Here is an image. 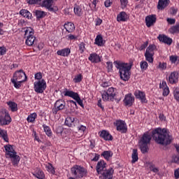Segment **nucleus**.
Listing matches in <instances>:
<instances>
[{"label":"nucleus","instance_id":"obj_1","mask_svg":"<svg viewBox=\"0 0 179 179\" xmlns=\"http://www.w3.org/2000/svg\"><path fill=\"white\" fill-rule=\"evenodd\" d=\"M154 141L158 145L167 146L173 142V136L170 134V131L166 128L158 127L152 131Z\"/></svg>","mask_w":179,"mask_h":179},{"label":"nucleus","instance_id":"obj_2","mask_svg":"<svg viewBox=\"0 0 179 179\" xmlns=\"http://www.w3.org/2000/svg\"><path fill=\"white\" fill-rule=\"evenodd\" d=\"M113 64L115 68L119 70L120 79L124 80V82H128V80L131 79V69H132V64L118 60L115 61Z\"/></svg>","mask_w":179,"mask_h":179},{"label":"nucleus","instance_id":"obj_3","mask_svg":"<svg viewBox=\"0 0 179 179\" xmlns=\"http://www.w3.org/2000/svg\"><path fill=\"white\" fill-rule=\"evenodd\" d=\"M6 150L5 156L6 159H10L13 166H17L20 162V157L17 155V152L13 149V145L8 144L4 145Z\"/></svg>","mask_w":179,"mask_h":179},{"label":"nucleus","instance_id":"obj_4","mask_svg":"<svg viewBox=\"0 0 179 179\" xmlns=\"http://www.w3.org/2000/svg\"><path fill=\"white\" fill-rule=\"evenodd\" d=\"M150 141H152V135L149 132L144 133L138 143L141 153H148Z\"/></svg>","mask_w":179,"mask_h":179},{"label":"nucleus","instance_id":"obj_5","mask_svg":"<svg viewBox=\"0 0 179 179\" xmlns=\"http://www.w3.org/2000/svg\"><path fill=\"white\" fill-rule=\"evenodd\" d=\"M103 101H120L121 99H117V90L114 87H109L107 91H103L101 94Z\"/></svg>","mask_w":179,"mask_h":179},{"label":"nucleus","instance_id":"obj_6","mask_svg":"<svg viewBox=\"0 0 179 179\" xmlns=\"http://www.w3.org/2000/svg\"><path fill=\"white\" fill-rule=\"evenodd\" d=\"M24 36L27 37L25 41V44L28 47H33L34 43H36V36H34V29L33 28L28 27L24 28Z\"/></svg>","mask_w":179,"mask_h":179},{"label":"nucleus","instance_id":"obj_7","mask_svg":"<svg viewBox=\"0 0 179 179\" xmlns=\"http://www.w3.org/2000/svg\"><path fill=\"white\" fill-rule=\"evenodd\" d=\"M71 171L76 178H83L87 176V170L79 165H75L71 169Z\"/></svg>","mask_w":179,"mask_h":179},{"label":"nucleus","instance_id":"obj_8","mask_svg":"<svg viewBox=\"0 0 179 179\" xmlns=\"http://www.w3.org/2000/svg\"><path fill=\"white\" fill-rule=\"evenodd\" d=\"M63 93L66 97H71V99H73V100H75L80 107H84L83 100L80 99V96L78 92L69 91L66 88Z\"/></svg>","mask_w":179,"mask_h":179},{"label":"nucleus","instance_id":"obj_9","mask_svg":"<svg viewBox=\"0 0 179 179\" xmlns=\"http://www.w3.org/2000/svg\"><path fill=\"white\" fill-rule=\"evenodd\" d=\"M34 89L36 93H44V90L47 89V83L45 82V80L42 79L41 80L34 82Z\"/></svg>","mask_w":179,"mask_h":179},{"label":"nucleus","instance_id":"obj_10","mask_svg":"<svg viewBox=\"0 0 179 179\" xmlns=\"http://www.w3.org/2000/svg\"><path fill=\"white\" fill-rule=\"evenodd\" d=\"M113 125L116 127L117 131L121 132V134H127L128 129L127 127V123L122 120H117L113 122Z\"/></svg>","mask_w":179,"mask_h":179},{"label":"nucleus","instance_id":"obj_11","mask_svg":"<svg viewBox=\"0 0 179 179\" xmlns=\"http://www.w3.org/2000/svg\"><path fill=\"white\" fill-rule=\"evenodd\" d=\"M11 79H14V80H19L20 82L24 83L27 80V76L26 73L23 71V69H20L16 71L13 76Z\"/></svg>","mask_w":179,"mask_h":179},{"label":"nucleus","instance_id":"obj_12","mask_svg":"<svg viewBox=\"0 0 179 179\" xmlns=\"http://www.w3.org/2000/svg\"><path fill=\"white\" fill-rule=\"evenodd\" d=\"M10 122H12V117L9 113H3L0 115V125H9Z\"/></svg>","mask_w":179,"mask_h":179},{"label":"nucleus","instance_id":"obj_13","mask_svg":"<svg viewBox=\"0 0 179 179\" xmlns=\"http://www.w3.org/2000/svg\"><path fill=\"white\" fill-rule=\"evenodd\" d=\"M113 174L114 169L113 168L105 169L101 173L99 174V179H113Z\"/></svg>","mask_w":179,"mask_h":179},{"label":"nucleus","instance_id":"obj_14","mask_svg":"<svg viewBox=\"0 0 179 179\" xmlns=\"http://www.w3.org/2000/svg\"><path fill=\"white\" fill-rule=\"evenodd\" d=\"M123 102L124 106L131 107L134 105V103H135V97L132 96V94L129 93L125 95Z\"/></svg>","mask_w":179,"mask_h":179},{"label":"nucleus","instance_id":"obj_15","mask_svg":"<svg viewBox=\"0 0 179 179\" xmlns=\"http://www.w3.org/2000/svg\"><path fill=\"white\" fill-rule=\"evenodd\" d=\"M106 170H107V164L106 162H104V160L98 162L96 166V171L98 176Z\"/></svg>","mask_w":179,"mask_h":179},{"label":"nucleus","instance_id":"obj_16","mask_svg":"<svg viewBox=\"0 0 179 179\" xmlns=\"http://www.w3.org/2000/svg\"><path fill=\"white\" fill-rule=\"evenodd\" d=\"M178 72L173 71L170 73L168 79V83H170L171 85H176L178 82Z\"/></svg>","mask_w":179,"mask_h":179},{"label":"nucleus","instance_id":"obj_17","mask_svg":"<svg viewBox=\"0 0 179 179\" xmlns=\"http://www.w3.org/2000/svg\"><path fill=\"white\" fill-rule=\"evenodd\" d=\"M159 41L164 43V44H167V45H171L173 44V38L164 35V34H159L157 37Z\"/></svg>","mask_w":179,"mask_h":179},{"label":"nucleus","instance_id":"obj_18","mask_svg":"<svg viewBox=\"0 0 179 179\" xmlns=\"http://www.w3.org/2000/svg\"><path fill=\"white\" fill-rule=\"evenodd\" d=\"M134 96L136 99L140 100L141 103H148V99H146V94L145 92L137 90L134 92Z\"/></svg>","mask_w":179,"mask_h":179},{"label":"nucleus","instance_id":"obj_19","mask_svg":"<svg viewBox=\"0 0 179 179\" xmlns=\"http://www.w3.org/2000/svg\"><path fill=\"white\" fill-rule=\"evenodd\" d=\"M65 106H66V103L63 99L57 100L55 103V111H62V110L65 109Z\"/></svg>","mask_w":179,"mask_h":179},{"label":"nucleus","instance_id":"obj_20","mask_svg":"<svg viewBox=\"0 0 179 179\" xmlns=\"http://www.w3.org/2000/svg\"><path fill=\"white\" fill-rule=\"evenodd\" d=\"M156 15H151L145 17V23L147 27H151V26H153V24L156 23Z\"/></svg>","mask_w":179,"mask_h":179},{"label":"nucleus","instance_id":"obj_21","mask_svg":"<svg viewBox=\"0 0 179 179\" xmlns=\"http://www.w3.org/2000/svg\"><path fill=\"white\" fill-rule=\"evenodd\" d=\"M88 59L92 64H99V62H101V57L96 52L91 53Z\"/></svg>","mask_w":179,"mask_h":179},{"label":"nucleus","instance_id":"obj_22","mask_svg":"<svg viewBox=\"0 0 179 179\" xmlns=\"http://www.w3.org/2000/svg\"><path fill=\"white\" fill-rule=\"evenodd\" d=\"M129 20V15H128L125 11H121L117 15V22H128Z\"/></svg>","mask_w":179,"mask_h":179},{"label":"nucleus","instance_id":"obj_23","mask_svg":"<svg viewBox=\"0 0 179 179\" xmlns=\"http://www.w3.org/2000/svg\"><path fill=\"white\" fill-rule=\"evenodd\" d=\"M170 5V0H159L157 8L158 10H164Z\"/></svg>","mask_w":179,"mask_h":179},{"label":"nucleus","instance_id":"obj_24","mask_svg":"<svg viewBox=\"0 0 179 179\" xmlns=\"http://www.w3.org/2000/svg\"><path fill=\"white\" fill-rule=\"evenodd\" d=\"M100 138L104 139V141H111L113 139V136L110 134L107 130H102L99 132Z\"/></svg>","mask_w":179,"mask_h":179},{"label":"nucleus","instance_id":"obj_25","mask_svg":"<svg viewBox=\"0 0 179 179\" xmlns=\"http://www.w3.org/2000/svg\"><path fill=\"white\" fill-rule=\"evenodd\" d=\"M79 120L71 117H67L65 120V125H67V127H75V124H78Z\"/></svg>","mask_w":179,"mask_h":179},{"label":"nucleus","instance_id":"obj_26","mask_svg":"<svg viewBox=\"0 0 179 179\" xmlns=\"http://www.w3.org/2000/svg\"><path fill=\"white\" fill-rule=\"evenodd\" d=\"M73 12L74 15L76 16H78V17H80L81 16H83L84 10H83V7L80 5H74L73 8Z\"/></svg>","mask_w":179,"mask_h":179},{"label":"nucleus","instance_id":"obj_27","mask_svg":"<svg viewBox=\"0 0 179 179\" xmlns=\"http://www.w3.org/2000/svg\"><path fill=\"white\" fill-rule=\"evenodd\" d=\"M57 55L60 57H69L71 55V48H65L64 49H61L57 51Z\"/></svg>","mask_w":179,"mask_h":179},{"label":"nucleus","instance_id":"obj_28","mask_svg":"<svg viewBox=\"0 0 179 179\" xmlns=\"http://www.w3.org/2000/svg\"><path fill=\"white\" fill-rule=\"evenodd\" d=\"M94 44L98 45V47H103L104 44H106V41L103 39V36H101V34H99L96 36Z\"/></svg>","mask_w":179,"mask_h":179},{"label":"nucleus","instance_id":"obj_29","mask_svg":"<svg viewBox=\"0 0 179 179\" xmlns=\"http://www.w3.org/2000/svg\"><path fill=\"white\" fill-rule=\"evenodd\" d=\"M64 27L67 33H73L75 31V24L73 22H66Z\"/></svg>","mask_w":179,"mask_h":179},{"label":"nucleus","instance_id":"obj_30","mask_svg":"<svg viewBox=\"0 0 179 179\" xmlns=\"http://www.w3.org/2000/svg\"><path fill=\"white\" fill-rule=\"evenodd\" d=\"M34 15L36 16L37 20H40V19H43V17L47 16V13L41 10H34Z\"/></svg>","mask_w":179,"mask_h":179},{"label":"nucleus","instance_id":"obj_31","mask_svg":"<svg viewBox=\"0 0 179 179\" xmlns=\"http://www.w3.org/2000/svg\"><path fill=\"white\" fill-rule=\"evenodd\" d=\"M114 153L111 150H108V151H103L101 154V156L105 159V160H107V162H109L110 160L111 157H113V155Z\"/></svg>","mask_w":179,"mask_h":179},{"label":"nucleus","instance_id":"obj_32","mask_svg":"<svg viewBox=\"0 0 179 179\" xmlns=\"http://www.w3.org/2000/svg\"><path fill=\"white\" fill-rule=\"evenodd\" d=\"M20 15H21V16H23L24 17H26L28 20H30L33 17V15L31 14V13L26 9L20 10Z\"/></svg>","mask_w":179,"mask_h":179},{"label":"nucleus","instance_id":"obj_33","mask_svg":"<svg viewBox=\"0 0 179 179\" xmlns=\"http://www.w3.org/2000/svg\"><path fill=\"white\" fill-rule=\"evenodd\" d=\"M7 106H8L10 110L13 113L17 111V103H16L15 102L10 101L7 102Z\"/></svg>","mask_w":179,"mask_h":179},{"label":"nucleus","instance_id":"obj_34","mask_svg":"<svg viewBox=\"0 0 179 179\" xmlns=\"http://www.w3.org/2000/svg\"><path fill=\"white\" fill-rule=\"evenodd\" d=\"M0 138H2L5 142H9V138H8V132L0 128Z\"/></svg>","mask_w":179,"mask_h":179},{"label":"nucleus","instance_id":"obj_35","mask_svg":"<svg viewBox=\"0 0 179 179\" xmlns=\"http://www.w3.org/2000/svg\"><path fill=\"white\" fill-rule=\"evenodd\" d=\"M34 177L38 179H45V175L44 174V172L43 171L38 169L37 170L34 174Z\"/></svg>","mask_w":179,"mask_h":179},{"label":"nucleus","instance_id":"obj_36","mask_svg":"<svg viewBox=\"0 0 179 179\" xmlns=\"http://www.w3.org/2000/svg\"><path fill=\"white\" fill-rule=\"evenodd\" d=\"M131 163L134 164V163H136L138 160H139V157H138V150L134 149L133 152L131 154Z\"/></svg>","mask_w":179,"mask_h":179},{"label":"nucleus","instance_id":"obj_37","mask_svg":"<svg viewBox=\"0 0 179 179\" xmlns=\"http://www.w3.org/2000/svg\"><path fill=\"white\" fill-rule=\"evenodd\" d=\"M10 82H11V83H13V85L15 89H20V87H22V83H23L22 81H19V80H15L13 78L10 79Z\"/></svg>","mask_w":179,"mask_h":179},{"label":"nucleus","instance_id":"obj_38","mask_svg":"<svg viewBox=\"0 0 179 179\" xmlns=\"http://www.w3.org/2000/svg\"><path fill=\"white\" fill-rule=\"evenodd\" d=\"M36 118H37V113H31L27 118V121L28 122H34L36 121Z\"/></svg>","mask_w":179,"mask_h":179},{"label":"nucleus","instance_id":"obj_39","mask_svg":"<svg viewBox=\"0 0 179 179\" xmlns=\"http://www.w3.org/2000/svg\"><path fill=\"white\" fill-rule=\"evenodd\" d=\"M43 128L44 132L48 136H51L52 135V131H51V128H50V127L45 124H43Z\"/></svg>","mask_w":179,"mask_h":179},{"label":"nucleus","instance_id":"obj_40","mask_svg":"<svg viewBox=\"0 0 179 179\" xmlns=\"http://www.w3.org/2000/svg\"><path fill=\"white\" fill-rule=\"evenodd\" d=\"M155 55L153 54H148V53H145L144 57H145V60L148 61L150 64H153V56Z\"/></svg>","mask_w":179,"mask_h":179},{"label":"nucleus","instance_id":"obj_41","mask_svg":"<svg viewBox=\"0 0 179 179\" xmlns=\"http://www.w3.org/2000/svg\"><path fill=\"white\" fill-rule=\"evenodd\" d=\"M41 1L43 0H26L28 5H39L41 6Z\"/></svg>","mask_w":179,"mask_h":179},{"label":"nucleus","instance_id":"obj_42","mask_svg":"<svg viewBox=\"0 0 179 179\" xmlns=\"http://www.w3.org/2000/svg\"><path fill=\"white\" fill-rule=\"evenodd\" d=\"M155 45H150L145 52V54H152V55H155Z\"/></svg>","mask_w":179,"mask_h":179},{"label":"nucleus","instance_id":"obj_43","mask_svg":"<svg viewBox=\"0 0 179 179\" xmlns=\"http://www.w3.org/2000/svg\"><path fill=\"white\" fill-rule=\"evenodd\" d=\"M45 167L48 173H51V174H55V169H54V166H52V164H48L45 165Z\"/></svg>","mask_w":179,"mask_h":179},{"label":"nucleus","instance_id":"obj_44","mask_svg":"<svg viewBox=\"0 0 179 179\" xmlns=\"http://www.w3.org/2000/svg\"><path fill=\"white\" fill-rule=\"evenodd\" d=\"M83 80V76L82 74H78L73 79L74 83H80V81Z\"/></svg>","mask_w":179,"mask_h":179},{"label":"nucleus","instance_id":"obj_45","mask_svg":"<svg viewBox=\"0 0 179 179\" xmlns=\"http://www.w3.org/2000/svg\"><path fill=\"white\" fill-rule=\"evenodd\" d=\"M140 66H141V71H146V69H148V66H149V65L148 64V62L142 61L140 62Z\"/></svg>","mask_w":179,"mask_h":179},{"label":"nucleus","instance_id":"obj_46","mask_svg":"<svg viewBox=\"0 0 179 179\" xmlns=\"http://www.w3.org/2000/svg\"><path fill=\"white\" fill-rule=\"evenodd\" d=\"M78 48L80 54H83V52H85V50H86V44L83 42H81L78 45Z\"/></svg>","mask_w":179,"mask_h":179},{"label":"nucleus","instance_id":"obj_47","mask_svg":"<svg viewBox=\"0 0 179 179\" xmlns=\"http://www.w3.org/2000/svg\"><path fill=\"white\" fill-rule=\"evenodd\" d=\"M66 40H69L70 41H73L75 40H78V36L73 35L72 34H68L66 36Z\"/></svg>","mask_w":179,"mask_h":179},{"label":"nucleus","instance_id":"obj_48","mask_svg":"<svg viewBox=\"0 0 179 179\" xmlns=\"http://www.w3.org/2000/svg\"><path fill=\"white\" fill-rule=\"evenodd\" d=\"M158 68L161 69V71H166L167 69V63L166 62H159Z\"/></svg>","mask_w":179,"mask_h":179},{"label":"nucleus","instance_id":"obj_49","mask_svg":"<svg viewBox=\"0 0 179 179\" xmlns=\"http://www.w3.org/2000/svg\"><path fill=\"white\" fill-rule=\"evenodd\" d=\"M120 8L122 9H125L128 6V0H120Z\"/></svg>","mask_w":179,"mask_h":179},{"label":"nucleus","instance_id":"obj_50","mask_svg":"<svg viewBox=\"0 0 179 179\" xmlns=\"http://www.w3.org/2000/svg\"><path fill=\"white\" fill-rule=\"evenodd\" d=\"M108 72H113V62H106Z\"/></svg>","mask_w":179,"mask_h":179},{"label":"nucleus","instance_id":"obj_51","mask_svg":"<svg viewBox=\"0 0 179 179\" xmlns=\"http://www.w3.org/2000/svg\"><path fill=\"white\" fill-rule=\"evenodd\" d=\"M36 80H42L43 79V73L41 72H38L35 74Z\"/></svg>","mask_w":179,"mask_h":179},{"label":"nucleus","instance_id":"obj_52","mask_svg":"<svg viewBox=\"0 0 179 179\" xmlns=\"http://www.w3.org/2000/svg\"><path fill=\"white\" fill-rule=\"evenodd\" d=\"M163 89V96H167L170 94V89L169 87H166V88H162Z\"/></svg>","mask_w":179,"mask_h":179},{"label":"nucleus","instance_id":"obj_53","mask_svg":"<svg viewBox=\"0 0 179 179\" xmlns=\"http://www.w3.org/2000/svg\"><path fill=\"white\" fill-rule=\"evenodd\" d=\"M77 128H78V130L80 132H81L82 134H85V131L87 129L86 126H83V125H80Z\"/></svg>","mask_w":179,"mask_h":179},{"label":"nucleus","instance_id":"obj_54","mask_svg":"<svg viewBox=\"0 0 179 179\" xmlns=\"http://www.w3.org/2000/svg\"><path fill=\"white\" fill-rule=\"evenodd\" d=\"M169 59H170L171 64H176L177 62V59H178V57L171 55V56H170Z\"/></svg>","mask_w":179,"mask_h":179},{"label":"nucleus","instance_id":"obj_55","mask_svg":"<svg viewBox=\"0 0 179 179\" xmlns=\"http://www.w3.org/2000/svg\"><path fill=\"white\" fill-rule=\"evenodd\" d=\"M6 48L5 46H0V55H5L6 54Z\"/></svg>","mask_w":179,"mask_h":179},{"label":"nucleus","instance_id":"obj_56","mask_svg":"<svg viewBox=\"0 0 179 179\" xmlns=\"http://www.w3.org/2000/svg\"><path fill=\"white\" fill-rule=\"evenodd\" d=\"M150 170L153 173H159V169L155 166L153 164L150 166Z\"/></svg>","mask_w":179,"mask_h":179},{"label":"nucleus","instance_id":"obj_57","mask_svg":"<svg viewBox=\"0 0 179 179\" xmlns=\"http://www.w3.org/2000/svg\"><path fill=\"white\" fill-rule=\"evenodd\" d=\"M106 8H110L113 5V0H106L104 2Z\"/></svg>","mask_w":179,"mask_h":179},{"label":"nucleus","instance_id":"obj_58","mask_svg":"<svg viewBox=\"0 0 179 179\" xmlns=\"http://www.w3.org/2000/svg\"><path fill=\"white\" fill-rule=\"evenodd\" d=\"M148 45H149V42L148 41H145L143 44H142L139 48L140 51H143V50H145V48H146V47H148Z\"/></svg>","mask_w":179,"mask_h":179},{"label":"nucleus","instance_id":"obj_59","mask_svg":"<svg viewBox=\"0 0 179 179\" xmlns=\"http://www.w3.org/2000/svg\"><path fill=\"white\" fill-rule=\"evenodd\" d=\"M166 22L169 24H176V19L174 18H167Z\"/></svg>","mask_w":179,"mask_h":179},{"label":"nucleus","instance_id":"obj_60","mask_svg":"<svg viewBox=\"0 0 179 179\" xmlns=\"http://www.w3.org/2000/svg\"><path fill=\"white\" fill-rule=\"evenodd\" d=\"M101 23H103V20H101V18H96L95 20V26H100Z\"/></svg>","mask_w":179,"mask_h":179},{"label":"nucleus","instance_id":"obj_61","mask_svg":"<svg viewBox=\"0 0 179 179\" xmlns=\"http://www.w3.org/2000/svg\"><path fill=\"white\" fill-rule=\"evenodd\" d=\"M99 159H100V155L95 153L94 157L92 159V162H99Z\"/></svg>","mask_w":179,"mask_h":179},{"label":"nucleus","instance_id":"obj_62","mask_svg":"<svg viewBox=\"0 0 179 179\" xmlns=\"http://www.w3.org/2000/svg\"><path fill=\"white\" fill-rule=\"evenodd\" d=\"M160 89H165L166 87H168L167 83L166 81H162V84L159 85Z\"/></svg>","mask_w":179,"mask_h":179},{"label":"nucleus","instance_id":"obj_63","mask_svg":"<svg viewBox=\"0 0 179 179\" xmlns=\"http://www.w3.org/2000/svg\"><path fill=\"white\" fill-rule=\"evenodd\" d=\"M174 176H175V178L176 179L179 178V168L175 170Z\"/></svg>","mask_w":179,"mask_h":179},{"label":"nucleus","instance_id":"obj_64","mask_svg":"<svg viewBox=\"0 0 179 179\" xmlns=\"http://www.w3.org/2000/svg\"><path fill=\"white\" fill-rule=\"evenodd\" d=\"M159 118L161 121H166V116L163 113L159 114Z\"/></svg>","mask_w":179,"mask_h":179}]
</instances>
